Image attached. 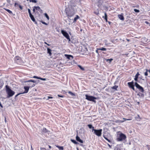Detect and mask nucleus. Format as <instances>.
Returning a JSON list of instances; mask_svg holds the SVG:
<instances>
[{
  "instance_id": "1",
  "label": "nucleus",
  "mask_w": 150,
  "mask_h": 150,
  "mask_svg": "<svg viewBox=\"0 0 150 150\" xmlns=\"http://www.w3.org/2000/svg\"><path fill=\"white\" fill-rule=\"evenodd\" d=\"M5 87L6 91L8 95L7 97L8 98L12 96L15 94V92L11 90L8 85H6Z\"/></svg>"
},
{
  "instance_id": "2",
  "label": "nucleus",
  "mask_w": 150,
  "mask_h": 150,
  "mask_svg": "<svg viewBox=\"0 0 150 150\" xmlns=\"http://www.w3.org/2000/svg\"><path fill=\"white\" fill-rule=\"evenodd\" d=\"M126 138V136L125 134L120 133L117 134L116 140L118 142L123 141L125 140Z\"/></svg>"
},
{
  "instance_id": "3",
  "label": "nucleus",
  "mask_w": 150,
  "mask_h": 150,
  "mask_svg": "<svg viewBox=\"0 0 150 150\" xmlns=\"http://www.w3.org/2000/svg\"><path fill=\"white\" fill-rule=\"evenodd\" d=\"M66 13L68 17H71L74 14L73 10L70 8H67L66 10Z\"/></svg>"
},
{
  "instance_id": "4",
  "label": "nucleus",
  "mask_w": 150,
  "mask_h": 150,
  "mask_svg": "<svg viewBox=\"0 0 150 150\" xmlns=\"http://www.w3.org/2000/svg\"><path fill=\"white\" fill-rule=\"evenodd\" d=\"M85 96L86 99L87 100L93 102L95 103H96V101L95 100L97 99V98L93 97L92 96H88L87 94H86L85 95Z\"/></svg>"
},
{
  "instance_id": "5",
  "label": "nucleus",
  "mask_w": 150,
  "mask_h": 150,
  "mask_svg": "<svg viewBox=\"0 0 150 150\" xmlns=\"http://www.w3.org/2000/svg\"><path fill=\"white\" fill-rule=\"evenodd\" d=\"M35 86V84L34 83H33V84H32V85H30L29 86H25L24 87V89L25 90L24 91L23 93L18 94L16 96H18V95H20L21 94L27 93L29 91V89L30 88H32V87H33Z\"/></svg>"
},
{
  "instance_id": "6",
  "label": "nucleus",
  "mask_w": 150,
  "mask_h": 150,
  "mask_svg": "<svg viewBox=\"0 0 150 150\" xmlns=\"http://www.w3.org/2000/svg\"><path fill=\"white\" fill-rule=\"evenodd\" d=\"M93 131H94V134L98 137H100L102 134V129H92Z\"/></svg>"
},
{
  "instance_id": "7",
  "label": "nucleus",
  "mask_w": 150,
  "mask_h": 150,
  "mask_svg": "<svg viewBox=\"0 0 150 150\" xmlns=\"http://www.w3.org/2000/svg\"><path fill=\"white\" fill-rule=\"evenodd\" d=\"M61 32L64 37L67 40H69V41H70V39L69 35L68 34L66 31L64 30H62Z\"/></svg>"
},
{
  "instance_id": "8",
  "label": "nucleus",
  "mask_w": 150,
  "mask_h": 150,
  "mask_svg": "<svg viewBox=\"0 0 150 150\" xmlns=\"http://www.w3.org/2000/svg\"><path fill=\"white\" fill-rule=\"evenodd\" d=\"M135 85L137 88L138 89L140 92L142 93H143L144 92V90L143 88L140 86L137 82H135Z\"/></svg>"
},
{
  "instance_id": "9",
  "label": "nucleus",
  "mask_w": 150,
  "mask_h": 150,
  "mask_svg": "<svg viewBox=\"0 0 150 150\" xmlns=\"http://www.w3.org/2000/svg\"><path fill=\"white\" fill-rule=\"evenodd\" d=\"M134 83V81H132L131 82H128L127 84L129 88L132 89L134 91L135 89Z\"/></svg>"
},
{
  "instance_id": "10",
  "label": "nucleus",
  "mask_w": 150,
  "mask_h": 150,
  "mask_svg": "<svg viewBox=\"0 0 150 150\" xmlns=\"http://www.w3.org/2000/svg\"><path fill=\"white\" fill-rule=\"evenodd\" d=\"M18 6L19 8L21 10H22L23 9V7L18 2H15L14 3V6L16 7Z\"/></svg>"
},
{
  "instance_id": "11",
  "label": "nucleus",
  "mask_w": 150,
  "mask_h": 150,
  "mask_svg": "<svg viewBox=\"0 0 150 150\" xmlns=\"http://www.w3.org/2000/svg\"><path fill=\"white\" fill-rule=\"evenodd\" d=\"M64 55L67 58L69 59H70L73 58V56L71 55L65 54Z\"/></svg>"
},
{
  "instance_id": "12",
  "label": "nucleus",
  "mask_w": 150,
  "mask_h": 150,
  "mask_svg": "<svg viewBox=\"0 0 150 150\" xmlns=\"http://www.w3.org/2000/svg\"><path fill=\"white\" fill-rule=\"evenodd\" d=\"M33 78H35V79H40V80H42V81H46V78H41L40 77H38V76H34L33 77Z\"/></svg>"
},
{
  "instance_id": "13",
  "label": "nucleus",
  "mask_w": 150,
  "mask_h": 150,
  "mask_svg": "<svg viewBox=\"0 0 150 150\" xmlns=\"http://www.w3.org/2000/svg\"><path fill=\"white\" fill-rule=\"evenodd\" d=\"M76 140L81 143H83V141L81 140L80 138L77 135L76 137Z\"/></svg>"
},
{
  "instance_id": "14",
  "label": "nucleus",
  "mask_w": 150,
  "mask_h": 150,
  "mask_svg": "<svg viewBox=\"0 0 150 150\" xmlns=\"http://www.w3.org/2000/svg\"><path fill=\"white\" fill-rule=\"evenodd\" d=\"M31 19L36 24L37 22L35 21V19L33 16L32 15V14H31L29 16Z\"/></svg>"
},
{
  "instance_id": "15",
  "label": "nucleus",
  "mask_w": 150,
  "mask_h": 150,
  "mask_svg": "<svg viewBox=\"0 0 150 150\" xmlns=\"http://www.w3.org/2000/svg\"><path fill=\"white\" fill-rule=\"evenodd\" d=\"M103 1L101 0H99L98 1V7H100L102 4Z\"/></svg>"
},
{
  "instance_id": "16",
  "label": "nucleus",
  "mask_w": 150,
  "mask_h": 150,
  "mask_svg": "<svg viewBox=\"0 0 150 150\" xmlns=\"http://www.w3.org/2000/svg\"><path fill=\"white\" fill-rule=\"evenodd\" d=\"M140 74L139 73V72H138L137 74H136L135 76V78H134V80L136 81H137L138 78L139 76V75Z\"/></svg>"
},
{
  "instance_id": "17",
  "label": "nucleus",
  "mask_w": 150,
  "mask_h": 150,
  "mask_svg": "<svg viewBox=\"0 0 150 150\" xmlns=\"http://www.w3.org/2000/svg\"><path fill=\"white\" fill-rule=\"evenodd\" d=\"M47 53L49 54L50 56H51L52 55V53L51 52V50L49 48H47Z\"/></svg>"
},
{
  "instance_id": "18",
  "label": "nucleus",
  "mask_w": 150,
  "mask_h": 150,
  "mask_svg": "<svg viewBox=\"0 0 150 150\" xmlns=\"http://www.w3.org/2000/svg\"><path fill=\"white\" fill-rule=\"evenodd\" d=\"M123 119L124 120H119V121H119L120 122L122 123V122H124L125 121V120H132V117H131L130 119H127L126 118H123Z\"/></svg>"
},
{
  "instance_id": "19",
  "label": "nucleus",
  "mask_w": 150,
  "mask_h": 150,
  "mask_svg": "<svg viewBox=\"0 0 150 150\" xmlns=\"http://www.w3.org/2000/svg\"><path fill=\"white\" fill-rule=\"evenodd\" d=\"M118 17L121 20H124V16L122 14H119Z\"/></svg>"
},
{
  "instance_id": "20",
  "label": "nucleus",
  "mask_w": 150,
  "mask_h": 150,
  "mask_svg": "<svg viewBox=\"0 0 150 150\" xmlns=\"http://www.w3.org/2000/svg\"><path fill=\"white\" fill-rule=\"evenodd\" d=\"M49 132L48 130L45 128L44 127L42 129V132L43 133H46Z\"/></svg>"
},
{
  "instance_id": "21",
  "label": "nucleus",
  "mask_w": 150,
  "mask_h": 150,
  "mask_svg": "<svg viewBox=\"0 0 150 150\" xmlns=\"http://www.w3.org/2000/svg\"><path fill=\"white\" fill-rule=\"evenodd\" d=\"M80 18V17L77 15L75 17L74 19L73 22H76L77 20Z\"/></svg>"
},
{
  "instance_id": "22",
  "label": "nucleus",
  "mask_w": 150,
  "mask_h": 150,
  "mask_svg": "<svg viewBox=\"0 0 150 150\" xmlns=\"http://www.w3.org/2000/svg\"><path fill=\"white\" fill-rule=\"evenodd\" d=\"M118 86L115 85L113 86V87H112L111 88L112 89H113L114 90V91H117V88H118Z\"/></svg>"
},
{
  "instance_id": "23",
  "label": "nucleus",
  "mask_w": 150,
  "mask_h": 150,
  "mask_svg": "<svg viewBox=\"0 0 150 150\" xmlns=\"http://www.w3.org/2000/svg\"><path fill=\"white\" fill-rule=\"evenodd\" d=\"M82 49L83 50V51L81 50L82 52H86L88 51L87 48L85 46H83L82 47Z\"/></svg>"
},
{
  "instance_id": "24",
  "label": "nucleus",
  "mask_w": 150,
  "mask_h": 150,
  "mask_svg": "<svg viewBox=\"0 0 150 150\" xmlns=\"http://www.w3.org/2000/svg\"><path fill=\"white\" fill-rule=\"evenodd\" d=\"M4 9L7 12H8L10 14H12V11H10V10L7 9L6 8H4Z\"/></svg>"
},
{
  "instance_id": "25",
  "label": "nucleus",
  "mask_w": 150,
  "mask_h": 150,
  "mask_svg": "<svg viewBox=\"0 0 150 150\" xmlns=\"http://www.w3.org/2000/svg\"><path fill=\"white\" fill-rule=\"evenodd\" d=\"M103 137H104L105 139L106 140L108 141L109 142L111 143V141H110V140L109 139H108L106 137V136L105 135H103Z\"/></svg>"
},
{
  "instance_id": "26",
  "label": "nucleus",
  "mask_w": 150,
  "mask_h": 150,
  "mask_svg": "<svg viewBox=\"0 0 150 150\" xmlns=\"http://www.w3.org/2000/svg\"><path fill=\"white\" fill-rule=\"evenodd\" d=\"M56 146L59 148V149H60L61 150H63L64 149V148L63 146H60L58 145H56Z\"/></svg>"
},
{
  "instance_id": "27",
  "label": "nucleus",
  "mask_w": 150,
  "mask_h": 150,
  "mask_svg": "<svg viewBox=\"0 0 150 150\" xmlns=\"http://www.w3.org/2000/svg\"><path fill=\"white\" fill-rule=\"evenodd\" d=\"M34 7L35 8L36 10H37L40 11V10H41H41L40 9V8L39 6H34Z\"/></svg>"
},
{
  "instance_id": "28",
  "label": "nucleus",
  "mask_w": 150,
  "mask_h": 150,
  "mask_svg": "<svg viewBox=\"0 0 150 150\" xmlns=\"http://www.w3.org/2000/svg\"><path fill=\"white\" fill-rule=\"evenodd\" d=\"M4 84V83L2 81L0 82V89L2 88Z\"/></svg>"
},
{
  "instance_id": "29",
  "label": "nucleus",
  "mask_w": 150,
  "mask_h": 150,
  "mask_svg": "<svg viewBox=\"0 0 150 150\" xmlns=\"http://www.w3.org/2000/svg\"><path fill=\"white\" fill-rule=\"evenodd\" d=\"M87 126L90 129L93 128V129H94V127L91 125L89 124Z\"/></svg>"
},
{
  "instance_id": "30",
  "label": "nucleus",
  "mask_w": 150,
  "mask_h": 150,
  "mask_svg": "<svg viewBox=\"0 0 150 150\" xmlns=\"http://www.w3.org/2000/svg\"><path fill=\"white\" fill-rule=\"evenodd\" d=\"M100 50H101L102 51H106V49L105 48L102 47L101 48H99V49H98Z\"/></svg>"
},
{
  "instance_id": "31",
  "label": "nucleus",
  "mask_w": 150,
  "mask_h": 150,
  "mask_svg": "<svg viewBox=\"0 0 150 150\" xmlns=\"http://www.w3.org/2000/svg\"><path fill=\"white\" fill-rule=\"evenodd\" d=\"M68 93L72 96H75V94L70 91H69Z\"/></svg>"
},
{
  "instance_id": "32",
  "label": "nucleus",
  "mask_w": 150,
  "mask_h": 150,
  "mask_svg": "<svg viewBox=\"0 0 150 150\" xmlns=\"http://www.w3.org/2000/svg\"><path fill=\"white\" fill-rule=\"evenodd\" d=\"M94 13L96 15H98L99 14V11L98 10L96 11H94Z\"/></svg>"
},
{
  "instance_id": "33",
  "label": "nucleus",
  "mask_w": 150,
  "mask_h": 150,
  "mask_svg": "<svg viewBox=\"0 0 150 150\" xmlns=\"http://www.w3.org/2000/svg\"><path fill=\"white\" fill-rule=\"evenodd\" d=\"M146 71L144 73V75L145 76H147L148 75L147 72L149 71V70L147 69H146Z\"/></svg>"
},
{
  "instance_id": "34",
  "label": "nucleus",
  "mask_w": 150,
  "mask_h": 150,
  "mask_svg": "<svg viewBox=\"0 0 150 150\" xmlns=\"http://www.w3.org/2000/svg\"><path fill=\"white\" fill-rule=\"evenodd\" d=\"M15 59L17 60H19L21 59V58L19 56H16L15 57Z\"/></svg>"
},
{
  "instance_id": "35",
  "label": "nucleus",
  "mask_w": 150,
  "mask_h": 150,
  "mask_svg": "<svg viewBox=\"0 0 150 150\" xmlns=\"http://www.w3.org/2000/svg\"><path fill=\"white\" fill-rule=\"evenodd\" d=\"M104 14H105V16H103V18H107V13L105 12L104 13Z\"/></svg>"
},
{
  "instance_id": "36",
  "label": "nucleus",
  "mask_w": 150,
  "mask_h": 150,
  "mask_svg": "<svg viewBox=\"0 0 150 150\" xmlns=\"http://www.w3.org/2000/svg\"><path fill=\"white\" fill-rule=\"evenodd\" d=\"M27 82H33V83H35L36 82V81H35V80H28V81H26Z\"/></svg>"
},
{
  "instance_id": "37",
  "label": "nucleus",
  "mask_w": 150,
  "mask_h": 150,
  "mask_svg": "<svg viewBox=\"0 0 150 150\" xmlns=\"http://www.w3.org/2000/svg\"><path fill=\"white\" fill-rule=\"evenodd\" d=\"M45 16L46 17V18H47V19L49 20V17L47 15V14L46 13H45Z\"/></svg>"
},
{
  "instance_id": "38",
  "label": "nucleus",
  "mask_w": 150,
  "mask_h": 150,
  "mask_svg": "<svg viewBox=\"0 0 150 150\" xmlns=\"http://www.w3.org/2000/svg\"><path fill=\"white\" fill-rule=\"evenodd\" d=\"M135 118L136 120H138L139 118V120H141V118L140 117V116L139 115H137V117H135Z\"/></svg>"
},
{
  "instance_id": "39",
  "label": "nucleus",
  "mask_w": 150,
  "mask_h": 150,
  "mask_svg": "<svg viewBox=\"0 0 150 150\" xmlns=\"http://www.w3.org/2000/svg\"><path fill=\"white\" fill-rule=\"evenodd\" d=\"M113 60V59H107L106 60L107 61H109V63H110Z\"/></svg>"
},
{
  "instance_id": "40",
  "label": "nucleus",
  "mask_w": 150,
  "mask_h": 150,
  "mask_svg": "<svg viewBox=\"0 0 150 150\" xmlns=\"http://www.w3.org/2000/svg\"><path fill=\"white\" fill-rule=\"evenodd\" d=\"M30 2H32L33 3H36L37 2V1L35 0H30Z\"/></svg>"
},
{
  "instance_id": "41",
  "label": "nucleus",
  "mask_w": 150,
  "mask_h": 150,
  "mask_svg": "<svg viewBox=\"0 0 150 150\" xmlns=\"http://www.w3.org/2000/svg\"><path fill=\"white\" fill-rule=\"evenodd\" d=\"M134 11L137 13H139V11L138 9H134Z\"/></svg>"
},
{
  "instance_id": "42",
  "label": "nucleus",
  "mask_w": 150,
  "mask_h": 150,
  "mask_svg": "<svg viewBox=\"0 0 150 150\" xmlns=\"http://www.w3.org/2000/svg\"><path fill=\"white\" fill-rule=\"evenodd\" d=\"M71 141L74 144H77V142L75 140H71Z\"/></svg>"
},
{
  "instance_id": "43",
  "label": "nucleus",
  "mask_w": 150,
  "mask_h": 150,
  "mask_svg": "<svg viewBox=\"0 0 150 150\" xmlns=\"http://www.w3.org/2000/svg\"><path fill=\"white\" fill-rule=\"evenodd\" d=\"M28 13H29V16L32 14L31 13L29 9H28Z\"/></svg>"
},
{
  "instance_id": "44",
  "label": "nucleus",
  "mask_w": 150,
  "mask_h": 150,
  "mask_svg": "<svg viewBox=\"0 0 150 150\" xmlns=\"http://www.w3.org/2000/svg\"><path fill=\"white\" fill-rule=\"evenodd\" d=\"M40 150H47L45 148L42 147H40Z\"/></svg>"
},
{
  "instance_id": "45",
  "label": "nucleus",
  "mask_w": 150,
  "mask_h": 150,
  "mask_svg": "<svg viewBox=\"0 0 150 150\" xmlns=\"http://www.w3.org/2000/svg\"><path fill=\"white\" fill-rule=\"evenodd\" d=\"M79 67L82 70H84V68L82 67L80 65H79Z\"/></svg>"
},
{
  "instance_id": "46",
  "label": "nucleus",
  "mask_w": 150,
  "mask_h": 150,
  "mask_svg": "<svg viewBox=\"0 0 150 150\" xmlns=\"http://www.w3.org/2000/svg\"><path fill=\"white\" fill-rule=\"evenodd\" d=\"M41 22H42V24H44L45 25H47V24L46 23H45V22H43V21H41Z\"/></svg>"
},
{
  "instance_id": "47",
  "label": "nucleus",
  "mask_w": 150,
  "mask_h": 150,
  "mask_svg": "<svg viewBox=\"0 0 150 150\" xmlns=\"http://www.w3.org/2000/svg\"><path fill=\"white\" fill-rule=\"evenodd\" d=\"M98 48H97V50H96V52L97 53V54H99V52H98V50H99V49H98Z\"/></svg>"
},
{
  "instance_id": "48",
  "label": "nucleus",
  "mask_w": 150,
  "mask_h": 150,
  "mask_svg": "<svg viewBox=\"0 0 150 150\" xmlns=\"http://www.w3.org/2000/svg\"><path fill=\"white\" fill-rule=\"evenodd\" d=\"M58 96L59 97H61V98H63L64 97V96H61V95H58Z\"/></svg>"
},
{
  "instance_id": "49",
  "label": "nucleus",
  "mask_w": 150,
  "mask_h": 150,
  "mask_svg": "<svg viewBox=\"0 0 150 150\" xmlns=\"http://www.w3.org/2000/svg\"><path fill=\"white\" fill-rule=\"evenodd\" d=\"M35 10H36V9L34 7L33 8V12H35Z\"/></svg>"
},
{
  "instance_id": "50",
  "label": "nucleus",
  "mask_w": 150,
  "mask_h": 150,
  "mask_svg": "<svg viewBox=\"0 0 150 150\" xmlns=\"http://www.w3.org/2000/svg\"><path fill=\"white\" fill-rule=\"evenodd\" d=\"M0 107H1V108H3V105H2L1 104V103H0Z\"/></svg>"
},
{
  "instance_id": "51",
  "label": "nucleus",
  "mask_w": 150,
  "mask_h": 150,
  "mask_svg": "<svg viewBox=\"0 0 150 150\" xmlns=\"http://www.w3.org/2000/svg\"><path fill=\"white\" fill-rule=\"evenodd\" d=\"M107 145L110 148H111V146L108 143Z\"/></svg>"
},
{
  "instance_id": "52",
  "label": "nucleus",
  "mask_w": 150,
  "mask_h": 150,
  "mask_svg": "<svg viewBox=\"0 0 150 150\" xmlns=\"http://www.w3.org/2000/svg\"><path fill=\"white\" fill-rule=\"evenodd\" d=\"M48 147H49V148L50 149H51L52 148L51 146L49 145H48Z\"/></svg>"
},
{
  "instance_id": "53",
  "label": "nucleus",
  "mask_w": 150,
  "mask_h": 150,
  "mask_svg": "<svg viewBox=\"0 0 150 150\" xmlns=\"http://www.w3.org/2000/svg\"><path fill=\"white\" fill-rule=\"evenodd\" d=\"M104 19H105V20L106 22L107 21H108L107 18H104Z\"/></svg>"
},
{
  "instance_id": "54",
  "label": "nucleus",
  "mask_w": 150,
  "mask_h": 150,
  "mask_svg": "<svg viewBox=\"0 0 150 150\" xmlns=\"http://www.w3.org/2000/svg\"><path fill=\"white\" fill-rule=\"evenodd\" d=\"M32 84H32V83H29V84H28V85H29V86H30V85H32Z\"/></svg>"
},
{
  "instance_id": "55",
  "label": "nucleus",
  "mask_w": 150,
  "mask_h": 150,
  "mask_svg": "<svg viewBox=\"0 0 150 150\" xmlns=\"http://www.w3.org/2000/svg\"><path fill=\"white\" fill-rule=\"evenodd\" d=\"M50 96H48V98L47 99V100H48L49 99H50Z\"/></svg>"
},
{
  "instance_id": "56",
  "label": "nucleus",
  "mask_w": 150,
  "mask_h": 150,
  "mask_svg": "<svg viewBox=\"0 0 150 150\" xmlns=\"http://www.w3.org/2000/svg\"><path fill=\"white\" fill-rule=\"evenodd\" d=\"M50 98H53V97H50Z\"/></svg>"
},
{
  "instance_id": "57",
  "label": "nucleus",
  "mask_w": 150,
  "mask_h": 150,
  "mask_svg": "<svg viewBox=\"0 0 150 150\" xmlns=\"http://www.w3.org/2000/svg\"><path fill=\"white\" fill-rule=\"evenodd\" d=\"M126 40H127L128 41V42L129 41V39H126Z\"/></svg>"
},
{
  "instance_id": "58",
  "label": "nucleus",
  "mask_w": 150,
  "mask_h": 150,
  "mask_svg": "<svg viewBox=\"0 0 150 150\" xmlns=\"http://www.w3.org/2000/svg\"><path fill=\"white\" fill-rule=\"evenodd\" d=\"M44 43H45V44H47V43L46 42H44Z\"/></svg>"
},
{
  "instance_id": "59",
  "label": "nucleus",
  "mask_w": 150,
  "mask_h": 150,
  "mask_svg": "<svg viewBox=\"0 0 150 150\" xmlns=\"http://www.w3.org/2000/svg\"><path fill=\"white\" fill-rule=\"evenodd\" d=\"M46 45H47L48 46H50V45L49 44H48L47 43V44H46Z\"/></svg>"
},
{
  "instance_id": "60",
  "label": "nucleus",
  "mask_w": 150,
  "mask_h": 150,
  "mask_svg": "<svg viewBox=\"0 0 150 150\" xmlns=\"http://www.w3.org/2000/svg\"><path fill=\"white\" fill-rule=\"evenodd\" d=\"M31 150H33V149H32V146H31Z\"/></svg>"
},
{
  "instance_id": "61",
  "label": "nucleus",
  "mask_w": 150,
  "mask_h": 150,
  "mask_svg": "<svg viewBox=\"0 0 150 150\" xmlns=\"http://www.w3.org/2000/svg\"><path fill=\"white\" fill-rule=\"evenodd\" d=\"M149 73H150V70H149Z\"/></svg>"
},
{
  "instance_id": "62",
  "label": "nucleus",
  "mask_w": 150,
  "mask_h": 150,
  "mask_svg": "<svg viewBox=\"0 0 150 150\" xmlns=\"http://www.w3.org/2000/svg\"><path fill=\"white\" fill-rule=\"evenodd\" d=\"M149 150H150V148L149 149Z\"/></svg>"
},
{
  "instance_id": "63",
  "label": "nucleus",
  "mask_w": 150,
  "mask_h": 150,
  "mask_svg": "<svg viewBox=\"0 0 150 150\" xmlns=\"http://www.w3.org/2000/svg\"><path fill=\"white\" fill-rule=\"evenodd\" d=\"M146 23H148V22H147V21H146Z\"/></svg>"
},
{
  "instance_id": "64",
  "label": "nucleus",
  "mask_w": 150,
  "mask_h": 150,
  "mask_svg": "<svg viewBox=\"0 0 150 150\" xmlns=\"http://www.w3.org/2000/svg\"><path fill=\"white\" fill-rule=\"evenodd\" d=\"M149 146V145H147V146Z\"/></svg>"
}]
</instances>
